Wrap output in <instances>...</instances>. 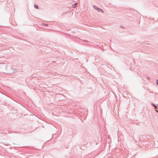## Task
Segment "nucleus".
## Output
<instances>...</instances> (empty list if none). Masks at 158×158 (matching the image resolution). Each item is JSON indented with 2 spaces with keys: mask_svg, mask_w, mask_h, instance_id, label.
I'll list each match as a JSON object with an SVG mask.
<instances>
[{
  "mask_svg": "<svg viewBox=\"0 0 158 158\" xmlns=\"http://www.w3.org/2000/svg\"><path fill=\"white\" fill-rule=\"evenodd\" d=\"M93 8L94 9H95V10H97L98 12H101L102 13H103V11L102 9H100V8H98V7H97L93 5Z\"/></svg>",
  "mask_w": 158,
  "mask_h": 158,
  "instance_id": "1",
  "label": "nucleus"
},
{
  "mask_svg": "<svg viewBox=\"0 0 158 158\" xmlns=\"http://www.w3.org/2000/svg\"><path fill=\"white\" fill-rule=\"evenodd\" d=\"M152 106H153L155 107V109L156 110V112H158L157 110H156L157 109V108L156 107V106L155 104H152Z\"/></svg>",
  "mask_w": 158,
  "mask_h": 158,
  "instance_id": "2",
  "label": "nucleus"
},
{
  "mask_svg": "<svg viewBox=\"0 0 158 158\" xmlns=\"http://www.w3.org/2000/svg\"><path fill=\"white\" fill-rule=\"evenodd\" d=\"M34 7L36 9H39L38 6L37 5H34Z\"/></svg>",
  "mask_w": 158,
  "mask_h": 158,
  "instance_id": "3",
  "label": "nucleus"
},
{
  "mask_svg": "<svg viewBox=\"0 0 158 158\" xmlns=\"http://www.w3.org/2000/svg\"><path fill=\"white\" fill-rule=\"evenodd\" d=\"M156 84L158 85V80H157Z\"/></svg>",
  "mask_w": 158,
  "mask_h": 158,
  "instance_id": "4",
  "label": "nucleus"
},
{
  "mask_svg": "<svg viewBox=\"0 0 158 158\" xmlns=\"http://www.w3.org/2000/svg\"><path fill=\"white\" fill-rule=\"evenodd\" d=\"M77 4V3H75L74 5V6H76V5Z\"/></svg>",
  "mask_w": 158,
  "mask_h": 158,
  "instance_id": "5",
  "label": "nucleus"
},
{
  "mask_svg": "<svg viewBox=\"0 0 158 158\" xmlns=\"http://www.w3.org/2000/svg\"><path fill=\"white\" fill-rule=\"evenodd\" d=\"M157 105V107H158V104H157V105Z\"/></svg>",
  "mask_w": 158,
  "mask_h": 158,
  "instance_id": "6",
  "label": "nucleus"
}]
</instances>
